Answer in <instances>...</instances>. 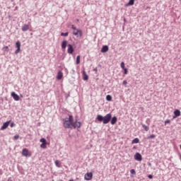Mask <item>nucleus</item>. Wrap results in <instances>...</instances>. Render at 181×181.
I'll list each match as a JSON object with an SVG mask.
<instances>
[{
    "label": "nucleus",
    "instance_id": "1",
    "mask_svg": "<svg viewBox=\"0 0 181 181\" xmlns=\"http://www.w3.org/2000/svg\"><path fill=\"white\" fill-rule=\"evenodd\" d=\"M63 124L64 128L73 129H76V128H81V122L75 121L73 118L72 115H69V117H66L63 119Z\"/></svg>",
    "mask_w": 181,
    "mask_h": 181
},
{
    "label": "nucleus",
    "instance_id": "14",
    "mask_svg": "<svg viewBox=\"0 0 181 181\" xmlns=\"http://www.w3.org/2000/svg\"><path fill=\"white\" fill-rule=\"evenodd\" d=\"M109 49H110V48L108 47L107 45H104V46H103V47L101 49V52L107 53V52H108Z\"/></svg>",
    "mask_w": 181,
    "mask_h": 181
},
{
    "label": "nucleus",
    "instance_id": "24",
    "mask_svg": "<svg viewBox=\"0 0 181 181\" xmlns=\"http://www.w3.org/2000/svg\"><path fill=\"white\" fill-rule=\"evenodd\" d=\"M80 59H81L80 55H78L76 57V64H78L80 63Z\"/></svg>",
    "mask_w": 181,
    "mask_h": 181
},
{
    "label": "nucleus",
    "instance_id": "4",
    "mask_svg": "<svg viewBox=\"0 0 181 181\" xmlns=\"http://www.w3.org/2000/svg\"><path fill=\"white\" fill-rule=\"evenodd\" d=\"M40 142H41L42 144H40V148H42V149H46V146L47 145V141H46V139H41L40 140Z\"/></svg>",
    "mask_w": 181,
    "mask_h": 181
},
{
    "label": "nucleus",
    "instance_id": "16",
    "mask_svg": "<svg viewBox=\"0 0 181 181\" xmlns=\"http://www.w3.org/2000/svg\"><path fill=\"white\" fill-rule=\"evenodd\" d=\"M57 80H62L63 78V73L62 71H59L57 76Z\"/></svg>",
    "mask_w": 181,
    "mask_h": 181
},
{
    "label": "nucleus",
    "instance_id": "17",
    "mask_svg": "<svg viewBox=\"0 0 181 181\" xmlns=\"http://www.w3.org/2000/svg\"><path fill=\"white\" fill-rule=\"evenodd\" d=\"M117 121H118V119H117V117H113L111 119V124L115 125V124H117Z\"/></svg>",
    "mask_w": 181,
    "mask_h": 181
},
{
    "label": "nucleus",
    "instance_id": "23",
    "mask_svg": "<svg viewBox=\"0 0 181 181\" xmlns=\"http://www.w3.org/2000/svg\"><path fill=\"white\" fill-rule=\"evenodd\" d=\"M142 127H143L144 131H146V132L149 131V127H148L145 124H143Z\"/></svg>",
    "mask_w": 181,
    "mask_h": 181
},
{
    "label": "nucleus",
    "instance_id": "13",
    "mask_svg": "<svg viewBox=\"0 0 181 181\" xmlns=\"http://www.w3.org/2000/svg\"><path fill=\"white\" fill-rule=\"evenodd\" d=\"M82 76H83V80H84V81H87V80H88V75H87V73L86 72V71H83Z\"/></svg>",
    "mask_w": 181,
    "mask_h": 181
},
{
    "label": "nucleus",
    "instance_id": "8",
    "mask_svg": "<svg viewBox=\"0 0 181 181\" xmlns=\"http://www.w3.org/2000/svg\"><path fill=\"white\" fill-rule=\"evenodd\" d=\"M67 52H68L69 54H73V53L74 52V48H73V45H71L70 44L68 45Z\"/></svg>",
    "mask_w": 181,
    "mask_h": 181
},
{
    "label": "nucleus",
    "instance_id": "28",
    "mask_svg": "<svg viewBox=\"0 0 181 181\" xmlns=\"http://www.w3.org/2000/svg\"><path fill=\"white\" fill-rule=\"evenodd\" d=\"M61 36H69V33L66 32V33H61Z\"/></svg>",
    "mask_w": 181,
    "mask_h": 181
},
{
    "label": "nucleus",
    "instance_id": "12",
    "mask_svg": "<svg viewBox=\"0 0 181 181\" xmlns=\"http://www.w3.org/2000/svg\"><path fill=\"white\" fill-rule=\"evenodd\" d=\"M11 97H13L15 101H19V95H18L15 92L11 93Z\"/></svg>",
    "mask_w": 181,
    "mask_h": 181
},
{
    "label": "nucleus",
    "instance_id": "3",
    "mask_svg": "<svg viewBox=\"0 0 181 181\" xmlns=\"http://www.w3.org/2000/svg\"><path fill=\"white\" fill-rule=\"evenodd\" d=\"M71 28L74 30L73 35H74V36H79V37H81V36H83V31H81V30H79L78 28H76V26H74V25H71Z\"/></svg>",
    "mask_w": 181,
    "mask_h": 181
},
{
    "label": "nucleus",
    "instance_id": "31",
    "mask_svg": "<svg viewBox=\"0 0 181 181\" xmlns=\"http://www.w3.org/2000/svg\"><path fill=\"white\" fill-rule=\"evenodd\" d=\"M13 139H14L16 141H17V139H19V135L17 134V135L14 136Z\"/></svg>",
    "mask_w": 181,
    "mask_h": 181
},
{
    "label": "nucleus",
    "instance_id": "15",
    "mask_svg": "<svg viewBox=\"0 0 181 181\" xmlns=\"http://www.w3.org/2000/svg\"><path fill=\"white\" fill-rule=\"evenodd\" d=\"M21 29L23 32H26L27 30H29V25L25 24Z\"/></svg>",
    "mask_w": 181,
    "mask_h": 181
},
{
    "label": "nucleus",
    "instance_id": "20",
    "mask_svg": "<svg viewBox=\"0 0 181 181\" xmlns=\"http://www.w3.org/2000/svg\"><path fill=\"white\" fill-rule=\"evenodd\" d=\"M134 4H135V0H129L127 5H129V6H132V5H134Z\"/></svg>",
    "mask_w": 181,
    "mask_h": 181
},
{
    "label": "nucleus",
    "instance_id": "19",
    "mask_svg": "<svg viewBox=\"0 0 181 181\" xmlns=\"http://www.w3.org/2000/svg\"><path fill=\"white\" fill-rule=\"evenodd\" d=\"M132 144H139V139L135 138L134 139L132 140Z\"/></svg>",
    "mask_w": 181,
    "mask_h": 181
},
{
    "label": "nucleus",
    "instance_id": "6",
    "mask_svg": "<svg viewBox=\"0 0 181 181\" xmlns=\"http://www.w3.org/2000/svg\"><path fill=\"white\" fill-rule=\"evenodd\" d=\"M85 180H91L93 179V173H87L84 175Z\"/></svg>",
    "mask_w": 181,
    "mask_h": 181
},
{
    "label": "nucleus",
    "instance_id": "9",
    "mask_svg": "<svg viewBox=\"0 0 181 181\" xmlns=\"http://www.w3.org/2000/svg\"><path fill=\"white\" fill-rule=\"evenodd\" d=\"M23 156H32V154L29 153V151L27 148H24L22 151Z\"/></svg>",
    "mask_w": 181,
    "mask_h": 181
},
{
    "label": "nucleus",
    "instance_id": "18",
    "mask_svg": "<svg viewBox=\"0 0 181 181\" xmlns=\"http://www.w3.org/2000/svg\"><path fill=\"white\" fill-rule=\"evenodd\" d=\"M62 49H66L67 47V40H64L62 43Z\"/></svg>",
    "mask_w": 181,
    "mask_h": 181
},
{
    "label": "nucleus",
    "instance_id": "35",
    "mask_svg": "<svg viewBox=\"0 0 181 181\" xmlns=\"http://www.w3.org/2000/svg\"><path fill=\"white\" fill-rule=\"evenodd\" d=\"M148 179H153V176L152 175H149L148 176Z\"/></svg>",
    "mask_w": 181,
    "mask_h": 181
},
{
    "label": "nucleus",
    "instance_id": "30",
    "mask_svg": "<svg viewBox=\"0 0 181 181\" xmlns=\"http://www.w3.org/2000/svg\"><path fill=\"white\" fill-rule=\"evenodd\" d=\"M124 70V74H128V69L125 68Z\"/></svg>",
    "mask_w": 181,
    "mask_h": 181
},
{
    "label": "nucleus",
    "instance_id": "7",
    "mask_svg": "<svg viewBox=\"0 0 181 181\" xmlns=\"http://www.w3.org/2000/svg\"><path fill=\"white\" fill-rule=\"evenodd\" d=\"M135 160H138V162H141L142 160V155L139 153H136L134 155Z\"/></svg>",
    "mask_w": 181,
    "mask_h": 181
},
{
    "label": "nucleus",
    "instance_id": "26",
    "mask_svg": "<svg viewBox=\"0 0 181 181\" xmlns=\"http://www.w3.org/2000/svg\"><path fill=\"white\" fill-rule=\"evenodd\" d=\"M120 66H121V68L122 69V70H124V69H126V68H125V63L123 62H121Z\"/></svg>",
    "mask_w": 181,
    "mask_h": 181
},
{
    "label": "nucleus",
    "instance_id": "34",
    "mask_svg": "<svg viewBox=\"0 0 181 181\" xmlns=\"http://www.w3.org/2000/svg\"><path fill=\"white\" fill-rule=\"evenodd\" d=\"M10 127H11V128H13V127H15V123L12 122V123L11 124Z\"/></svg>",
    "mask_w": 181,
    "mask_h": 181
},
{
    "label": "nucleus",
    "instance_id": "21",
    "mask_svg": "<svg viewBox=\"0 0 181 181\" xmlns=\"http://www.w3.org/2000/svg\"><path fill=\"white\" fill-rule=\"evenodd\" d=\"M3 52H9V47L8 46H5L2 48Z\"/></svg>",
    "mask_w": 181,
    "mask_h": 181
},
{
    "label": "nucleus",
    "instance_id": "25",
    "mask_svg": "<svg viewBox=\"0 0 181 181\" xmlns=\"http://www.w3.org/2000/svg\"><path fill=\"white\" fill-rule=\"evenodd\" d=\"M156 138V136L155 134H151L148 137V139H153Z\"/></svg>",
    "mask_w": 181,
    "mask_h": 181
},
{
    "label": "nucleus",
    "instance_id": "32",
    "mask_svg": "<svg viewBox=\"0 0 181 181\" xmlns=\"http://www.w3.org/2000/svg\"><path fill=\"white\" fill-rule=\"evenodd\" d=\"M167 124H170V121L169 119L165 121V125H166Z\"/></svg>",
    "mask_w": 181,
    "mask_h": 181
},
{
    "label": "nucleus",
    "instance_id": "5",
    "mask_svg": "<svg viewBox=\"0 0 181 181\" xmlns=\"http://www.w3.org/2000/svg\"><path fill=\"white\" fill-rule=\"evenodd\" d=\"M16 47L17 49L15 51V54H18V53L21 52V42L20 41H17L16 42Z\"/></svg>",
    "mask_w": 181,
    "mask_h": 181
},
{
    "label": "nucleus",
    "instance_id": "10",
    "mask_svg": "<svg viewBox=\"0 0 181 181\" xmlns=\"http://www.w3.org/2000/svg\"><path fill=\"white\" fill-rule=\"evenodd\" d=\"M180 110L176 109L175 111H174V116L173 117V119H175V118H177V117H180Z\"/></svg>",
    "mask_w": 181,
    "mask_h": 181
},
{
    "label": "nucleus",
    "instance_id": "22",
    "mask_svg": "<svg viewBox=\"0 0 181 181\" xmlns=\"http://www.w3.org/2000/svg\"><path fill=\"white\" fill-rule=\"evenodd\" d=\"M107 101H111L112 100V97L110 95H107L106 96Z\"/></svg>",
    "mask_w": 181,
    "mask_h": 181
},
{
    "label": "nucleus",
    "instance_id": "27",
    "mask_svg": "<svg viewBox=\"0 0 181 181\" xmlns=\"http://www.w3.org/2000/svg\"><path fill=\"white\" fill-rule=\"evenodd\" d=\"M130 173L131 175H136V172L134 169H132L130 170Z\"/></svg>",
    "mask_w": 181,
    "mask_h": 181
},
{
    "label": "nucleus",
    "instance_id": "11",
    "mask_svg": "<svg viewBox=\"0 0 181 181\" xmlns=\"http://www.w3.org/2000/svg\"><path fill=\"white\" fill-rule=\"evenodd\" d=\"M9 124H11V121L4 122L3 126L1 127V130L4 131V129H6V128L9 127Z\"/></svg>",
    "mask_w": 181,
    "mask_h": 181
},
{
    "label": "nucleus",
    "instance_id": "33",
    "mask_svg": "<svg viewBox=\"0 0 181 181\" xmlns=\"http://www.w3.org/2000/svg\"><path fill=\"white\" fill-rule=\"evenodd\" d=\"M122 84L123 86H127V84H128V82L127 81H124Z\"/></svg>",
    "mask_w": 181,
    "mask_h": 181
},
{
    "label": "nucleus",
    "instance_id": "36",
    "mask_svg": "<svg viewBox=\"0 0 181 181\" xmlns=\"http://www.w3.org/2000/svg\"><path fill=\"white\" fill-rule=\"evenodd\" d=\"M69 181H74V180H70Z\"/></svg>",
    "mask_w": 181,
    "mask_h": 181
},
{
    "label": "nucleus",
    "instance_id": "2",
    "mask_svg": "<svg viewBox=\"0 0 181 181\" xmlns=\"http://www.w3.org/2000/svg\"><path fill=\"white\" fill-rule=\"evenodd\" d=\"M111 118H112V115L111 113H108L105 117H103L101 115H98L97 116V119L100 121V122H103V124H108L110 121H111Z\"/></svg>",
    "mask_w": 181,
    "mask_h": 181
},
{
    "label": "nucleus",
    "instance_id": "29",
    "mask_svg": "<svg viewBox=\"0 0 181 181\" xmlns=\"http://www.w3.org/2000/svg\"><path fill=\"white\" fill-rule=\"evenodd\" d=\"M54 163H55L56 166H57L58 168H60V166L59 165V163H60V161L57 160H55Z\"/></svg>",
    "mask_w": 181,
    "mask_h": 181
}]
</instances>
